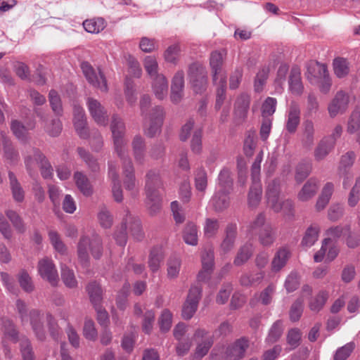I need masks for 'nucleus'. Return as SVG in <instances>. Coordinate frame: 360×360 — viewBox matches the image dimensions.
<instances>
[{
    "instance_id": "nucleus-1",
    "label": "nucleus",
    "mask_w": 360,
    "mask_h": 360,
    "mask_svg": "<svg viewBox=\"0 0 360 360\" xmlns=\"http://www.w3.org/2000/svg\"><path fill=\"white\" fill-rule=\"evenodd\" d=\"M89 251L96 259L101 257L103 245L101 238L98 235H92L91 238L82 236L79 238L77 244V257L79 263L84 268L89 266Z\"/></svg>"
},
{
    "instance_id": "nucleus-2",
    "label": "nucleus",
    "mask_w": 360,
    "mask_h": 360,
    "mask_svg": "<svg viewBox=\"0 0 360 360\" xmlns=\"http://www.w3.org/2000/svg\"><path fill=\"white\" fill-rule=\"evenodd\" d=\"M115 150L118 157H122L128 153L127 149V141L124 139L125 124L120 117L114 115L112 117L110 124Z\"/></svg>"
},
{
    "instance_id": "nucleus-3",
    "label": "nucleus",
    "mask_w": 360,
    "mask_h": 360,
    "mask_svg": "<svg viewBox=\"0 0 360 360\" xmlns=\"http://www.w3.org/2000/svg\"><path fill=\"white\" fill-rule=\"evenodd\" d=\"M188 76L192 88L196 94H201L206 90L207 72L203 65L199 63L190 65Z\"/></svg>"
},
{
    "instance_id": "nucleus-4",
    "label": "nucleus",
    "mask_w": 360,
    "mask_h": 360,
    "mask_svg": "<svg viewBox=\"0 0 360 360\" xmlns=\"http://www.w3.org/2000/svg\"><path fill=\"white\" fill-rule=\"evenodd\" d=\"M81 68L89 84L102 92L108 91L106 79L100 70L96 71L88 62H83L81 64Z\"/></svg>"
},
{
    "instance_id": "nucleus-5",
    "label": "nucleus",
    "mask_w": 360,
    "mask_h": 360,
    "mask_svg": "<svg viewBox=\"0 0 360 360\" xmlns=\"http://www.w3.org/2000/svg\"><path fill=\"white\" fill-rule=\"evenodd\" d=\"M122 163L123 184L126 190L132 193L136 191L137 182L135 176V169L128 153L119 157Z\"/></svg>"
},
{
    "instance_id": "nucleus-6",
    "label": "nucleus",
    "mask_w": 360,
    "mask_h": 360,
    "mask_svg": "<svg viewBox=\"0 0 360 360\" xmlns=\"http://www.w3.org/2000/svg\"><path fill=\"white\" fill-rule=\"evenodd\" d=\"M201 292L202 288L200 286L194 285L191 288L182 308V316L184 319L189 320L193 316L198 309Z\"/></svg>"
},
{
    "instance_id": "nucleus-7",
    "label": "nucleus",
    "mask_w": 360,
    "mask_h": 360,
    "mask_svg": "<svg viewBox=\"0 0 360 360\" xmlns=\"http://www.w3.org/2000/svg\"><path fill=\"white\" fill-rule=\"evenodd\" d=\"M88 110L93 120L99 125L105 126L108 116L105 107L96 98L88 97L86 102Z\"/></svg>"
},
{
    "instance_id": "nucleus-8",
    "label": "nucleus",
    "mask_w": 360,
    "mask_h": 360,
    "mask_svg": "<svg viewBox=\"0 0 360 360\" xmlns=\"http://www.w3.org/2000/svg\"><path fill=\"white\" fill-rule=\"evenodd\" d=\"M38 271L41 278L56 286L58 282V274L53 261L47 257L43 258L38 262Z\"/></svg>"
},
{
    "instance_id": "nucleus-9",
    "label": "nucleus",
    "mask_w": 360,
    "mask_h": 360,
    "mask_svg": "<svg viewBox=\"0 0 360 360\" xmlns=\"http://www.w3.org/2000/svg\"><path fill=\"white\" fill-rule=\"evenodd\" d=\"M164 111L160 106H156L149 115V123L146 126L145 132L149 137H153L160 132L163 122Z\"/></svg>"
},
{
    "instance_id": "nucleus-10",
    "label": "nucleus",
    "mask_w": 360,
    "mask_h": 360,
    "mask_svg": "<svg viewBox=\"0 0 360 360\" xmlns=\"http://www.w3.org/2000/svg\"><path fill=\"white\" fill-rule=\"evenodd\" d=\"M214 250L212 248L205 250L201 256L202 270L198 273V279L200 281H206L210 278L214 264Z\"/></svg>"
},
{
    "instance_id": "nucleus-11",
    "label": "nucleus",
    "mask_w": 360,
    "mask_h": 360,
    "mask_svg": "<svg viewBox=\"0 0 360 360\" xmlns=\"http://www.w3.org/2000/svg\"><path fill=\"white\" fill-rule=\"evenodd\" d=\"M30 323L36 338L41 341L46 339V330L44 326V315L38 309H32L29 312Z\"/></svg>"
},
{
    "instance_id": "nucleus-12",
    "label": "nucleus",
    "mask_w": 360,
    "mask_h": 360,
    "mask_svg": "<svg viewBox=\"0 0 360 360\" xmlns=\"http://www.w3.org/2000/svg\"><path fill=\"white\" fill-rule=\"evenodd\" d=\"M73 123L75 130L82 139H87L89 137L86 126V118L84 110L78 105L73 107Z\"/></svg>"
},
{
    "instance_id": "nucleus-13",
    "label": "nucleus",
    "mask_w": 360,
    "mask_h": 360,
    "mask_svg": "<svg viewBox=\"0 0 360 360\" xmlns=\"http://www.w3.org/2000/svg\"><path fill=\"white\" fill-rule=\"evenodd\" d=\"M328 74L327 66L317 61H310L307 65L305 75L311 84H316L319 79Z\"/></svg>"
},
{
    "instance_id": "nucleus-14",
    "label": "nucleus",
    "mask_w": 360,
    "mask_h": 360,
    "mask_svg": "<svg viewBox=\"0 0 360 360\" xmlns=\"http://www.w3.org/2000/svg\"><path fill=\"white\" fill-rule=\"evenodd\" d=\"M300 107L298 103L292 101L286 112L285 129L290 134H294L300 122Z\"/></svg>"
},
{
    "instance_id": "nucleus-15",
    "label": "nucleus",
    "mask_w": 360,
    "mask_h": 360,
    "mask_svg": "<svg viewBox=\"0 0 360 360\" xmlns=\"http://www.w3.org/2000/svg\"><path fill=\"white\" fill-rule=\"evenodd\" d=\"M349 103L348 95L342 91H338L328 107L331 117L345 111Z\"/></svg>"
},
{
    "instance_id": "nucleus-16",
    "label": "nucleus",
    "mask_w": 360,
    "mask_h": 360,
    "mask_svg": "<svg viewBox=\"0 0 360 360\" xmlns=\"http://www.w3.org/2000/svg\"><path fill=\"white\" fill-rule=\"evenodd\" d=\"M162 181L158 171L149 170L146 174L145 192L146 195L160 194L162 187Z\"/></svg>"
},
{
    "instance_id": "nucleus-17",
    "label": "nucleus",
    "mask_w": 360,
    "mask_h": 360,
    "mask_svg": "<svg viewBox=\"0 0 360 360\" xmlns=\"http://www.w3.org/2000/svg\"><path fill=\"white\" fill-rule=\"evenodd\" d=\"M224 63V54L221 52L212 51L210 57V66L212 70V81L217 84V80L221 77H226L222 74V65Z\"/></svg>"
},
{
    "instance_id": "nucleus-18",
    "label": "nucleus",
    "mask_w": 360,
    "mask_h": 360,
    "mask_svg": "<svg viewBox=\"0 0 360 360\" xmlns=\"http://www.w3.org/2000/svg\"><path fill=\"white\" fill-rule=\"evenodd\" d=\"M237 237V226L236 224H229L225 229V236L220 245V250L226 254L234 247Z\"/></svg>"
},
{
    "instance_id": "nucleus-19",
    "label": "nucleus",
    "mask_w": 360,
    "mask_h": 360,
    "mask_svg": "<svg viewBox=\"0 0 360 360\" xmlns=\"http://www.w3.org/2000/svg\"><path fill=\"white\" fill-rule=\"evenodd\" d=\"M108 176L112 181V193L115 201L120 202L123 200V193L121 188V184L119 175L116 171L115 167L112 164H109Z\"/></svg>"
},
{
    "instance_id": "nucleus-20",
    "label": "nucleus",
    "mask_w": 360,
    "mask_h": 360,
    "mask_svg": "<svg viewBox=\"0 0 360 360\" xmlns=\"http://www.w3.org/2000/svg\"><path fill=\"white\" fill-rule=\"evenodd\" d=\"M335 146V139L333 137H325L320 141L314 150V158L316 160H323L332 150Z\"/></svg>"
},
{
    "instance_id": "nucleus-21",
    "label": "nucleus",
    "mask_w": 360,
    "mask_h": 360,
    "mask_svg": "<svg viewBox=\"0 0 360 360\" xmlns=\"http://www.w3.org/2000/svg\"><path fill=\"white\" fill-rule=\"evenodd\" d=\"M319 188V181L315 178H310L302 186L297 194L299 200L305 202L312 198Z\"/></svg>"
},
{
    "instance_id": "nucleus-22",
    "label": "nucleus",
    "mask_w": 360,
    "mask_h": 360,
    "mask_svg": "<svg viewBox=\"0 0 360 360\" xmlns=\"http://www.w3.org/2000/svg\"><path fill=\"white\" fill-rule=\"evenodd\" d=\"M250 103V96L247 94L240 95L235 103L234 113L237 118L244 120L248 115Z\"/></svg>"
},
{
    "instance_id": "nucleus-23",
    "label": "nucleus",
    "mask_w": 360,
    "mask_h": 360,
    "mask_svg": "<svg viewBox=\"0 0 360 360\" xmlns=\"http://www.w3.org/2000/svg\"><path fill=\"white\" fill-rule=\"evenodd\" d=\"M134 158L138 165H143L146 161V143L140 136H134L132 143Z\"/></svg>"
},
{
    "instance_id": "nucleus-24",
    "label": "nucleus",
    "mask_w": 360,
    "mask_h": 360,
    "mask_svg": "<svg viewBox=\"0 0 360 360\" xmlns=\"http://www.w3.org/2000/svg\"><path fill=\"white\" fill-rule=\"evenodd\" d=\"M248 347V341L245 338H240L227 347L226 354L232 359H239L243 357Z\"/></svg>"
},
{
    "instance_id": "nucleus-25",
    "label": "nucleus",
    "mask_w": 360,
    "mask_h": 360,
    "mask_svg": "<svg viewBox=\"0 0 360 360\" xmlns=\"http://www.w3.org/2000/svg\"><path fill=\"white\" fill-rule=\"evenodd\" d=\"M1 330L5 337L13 343L20 342L21 337L14 323L8 319H2L1 321Z\"/></svg>"
},
{
    "instance_id": "nucleus-26",
    "label": "nucleus",
    "mask_w": 360,
    "mask_h": 360,
    "mask_svg": "<svg viewBox=\"0 0 360 360\" xmlns=\"http://www.w3.org/2000/svg\"><path fill=\"white\" fill-rule=\"evenodd\" d=\"M289 89L292 94L300 95L302 93L304 86L301 80L300 70L297 67H293L290 73L289 79Z\"/></svg>"
},
{
    "instance_id": "nucleus-27",
    "label": "nucleus",
    "mask_w": 360,
    "mask_h": 360,
    "mask_svg": "<svg viewBox=\"0 0 360 360\" xmlns=\"http://www.w3.org/2000/svg\"><path fill=\"white\" fill-rule=\"evenodd\" d=\"M291 253L286 247L279 248L276 252L272 262L271 269L274 271H279L285 266L288 260L290 257Z\"/></svg>"
},
{
    "instance_id": "nucleus-28",
    "label": "nucleus",
    "mask_w": 360,
    "mask_h": 360,
    "mask_svg": "<svg viewBox=\"0 0 360 360\" xmlns=\"http://www.w3.org/2000/svg\"><path fill=\"white\" fill-rule=\"evenodd\" d=\"M302 143L305 148H311L315 141V129L314 122L307 120L303 122Z\"/></svg>"
},
{
    "instance_id": "nucleus-29",
    "label": "nucleus",
    "mask_w": 360,
    "mask_h": 360,
    "mask_svg": "<svg viewBox=\"0 0 360 360\" xmlns=\"http://www.w3.org/2000/svg\"><path fill=\"white\" fill-rule=\"evenodd\" d=\"M153 89L155 96L162 100L167 96L168 92V82L166 77L160 74L153 78Z\"/></svg>"
},
{
    "instance_id": "nucleus-30",
    "label": "nucleus",
    "mask_w": 360,
    "mask_h": 360,
    "mask_svg": "<svg viewBox=\"0 0 360 360\" xmlns=\"http://www.w3.org/2000/svg\"><path fill=\"white\" fill-rule=\"evenodd\" d=\"M259 243L265 247H269L276 240V231L271 224L265 225L257 233Z\"/></svg>"
},
{
    "instance_id": "nucleus-31",
    "label": "nucleus",
    "mask_w": 360,
    "mask_h": 360,
    "mask_svg": "<svg viewBox=\"0 0 360 360\" xmlns=\"http://www.w3.org/2000/svg\"><path fill=\"white\" fill-rule=\"evenodd\" d=\"M8 179L12 196L17 202H22L25 199V191L16 176L12 172H8Z\"/></svg>"
},
{
    "instance_id": "nucleus-32",
    "label": "nucleus",
    "mask_w": 360,
    "mask_h": 360,
    "mask_svg": "<svg viewBox=\"0 0 360 360\" xmlns=\"http://www.w3.org/2000/svg\"><path fill=\"white\" fill-rule=\"evenodd\" d=\"M34 155L40 167L42 176L45 179L51 177L53 174V168L46 157L39 149L34 150Z\"/></svg>"
},
{
    "instance_id": "nucleus-33",
    "label": "nucleus",
    "mask_w": 360,
    "mask_h": 360,
    "mask_svg": "<svg viewBox=\"0 0 360 360\" xmlns=\"http://www.w3.org/2000/svg\"><path fill=\"white\" fill-rule=\"evenodd\" d=\"M2 144L4 147V158L11 164L16 163L19 160L18 152L13 148L10 139L5 134H2Z\"/></svg>"
},
{
    "instance_id": "nucleus-34",
    "label": "nucleus",
    "mask_w": 360,
    "mask_h": 360,
    "mask_svg": "<svg viewBox=\"0 0 360 360\" xmlns=\"http://www.w3.org/2000/svg\"><path fill=\"white\" fill-rule=\"evenodd\" d=\"M183 239L190 245H197L198 241V229L195 224L188 222L183 231Z\"/></svg>"
},
{
    "instance_id": "nucleus-35",
    "label": "nucleus",
    "mask_w": 360,
    "mask_h": 360,
    "mask_svg": "<svg viewBox=\"0 0 360 360\" xmlns=\"http://www.w3.org/2000/svg\"><path fill=\"white\" fill-rule=\"evenodd\" d=\"M262 194V184L258 183H252L248 196V205L250 207L256 208L261 201Z\"/></svg>"
},
{
    "instance_id": "nucleus-36",
    "label": "nucleus",
    "mask_w": 360,
    "mask_h": 360,
    "mask_svg": "<svg viewBox=\"0 0 360 360\" xmlns=\"http://www.w3.org/2000/svg\"><path fill=\"white\" fill-rule=\"evenodd\" d=\"M84 30L91 34H97L104 30L106 22L102 18H96L86 20L83 22Z\"/></svg>"
},
{
    "instance_id": "nucleus-37",
    "label": "nucleus",
    "mask_w": 360,
    "mask_h": 360,
    "mask_svg": "<svg viewBox=\"0 0 360 360\" xmlns=\"http://www.w3.org/2000/svg\"><path fill=\"white\" fill-rule=\"evenodd\" d=\"M74 179L78 189L86 196H89L92 194L91 185L86 177L81 172H76L74 174Z\"/></svg>"
},
{
    "instance_id": "nucleus-38",
    "label": "nucleus",
    "mask_w": 360,
    "mask_h": 360,
    "mask_svg": "<svg viewBox=\"0 0 360 360\" xmlns=\"http://www.w3.org/2000/svg\"><path fill=\"white\" fill-rule=\"evenodd\" d=\"M164 258L162 248L160 247L153 248L149 255L148 266L153 272L157 271Z\"/></svg>"
},
{
    "instance_id": "nucleus-39",
    "label": "nucleus",
    "mask_w": 360,
    "mask_h": 360,
    "mask_svg": "<svg viewBox=\"0 0 360 360\" xmlns=\"http://www.w3.org/2000/svg\"><path fill=\"white\" fill-rule=\"evenodd\" d=\"M229 193L224 190H219L212 198V203L215 210L221 211L229 205Z\"/></svg>"
},
{
    "instance_id": "nucleus-40",
    "label": "nucleus",
    "mask_w": 360,
    "mask_h": 360,
    "mask_svg": "<svg viewBox=\"0 0 360 360\" xmlns=\"http://www.w3.org/2000/svg\"><path fill=\"white\" fill-rule=\"evenodd\" d=\"M124 223L129 224V229L134 239L141 240L143 238L144 234L142 231L141 221L139 219L134 218L127 214Z\"/></svg>"
},
{
    "instance_id": "nucleus-41",
    "label": "nucleus",
    "mask_w": 360,
    "mask_h": 360,
    "mask_svg": "<svg viewBox=\"0 0 360 360\" xmlns=\"http://www.w3.org/2000/svg\"><path fill=\"white\" fill-rule=\"evenodd\" d=\"M333 71L338 78L345 77L349 72V63L346 58H336L333 63Z\"/></svg>"
},
{
    "instance_id": "nucleus-42",
    "label": "nucleus",
    "mask_w": 360,
    "mask_h": 360,
    "mask_svg": "<svg viewBox=\"0 0 360 360\" xmlns=\"http://www.w3.org/2000/svg\"><path fill=\"white\" fill-rule=\"evenodd\" d=\"M219 186L220 190H224L230 193L232 190L233 180L231 176V172L228 168H223L218 176Z\"/></svg>"
},
{
    "instance_id": "nucleus-43",
    "label": "nucleus",
    "mask_w": 360,
    "mask_h": 360,
    "mask_svg": "<svg viewBox=\"0 0 360 360\" xmlns=\"http://www.w3.org/2000/svg\"><path fill=\"white\" fill-rule=\"evenodd\" d=\"M319 227L317 225H311L306 231L302 240V245L310 248L314 245L319 238Z\"/></svg>"
},
{
    "instance_id": "nucleus-44",
    "label": "nucleus",
    "mask_w": 360,
    "mask_h": 360,
    "mask_svg": "<svg viewBox=\"0 0 360 360\" xmlns=\"http://www.w3.org/2000/svg\"><path fill=\"white\" fill-rule=\"evenodd\" d=\"M264 278V272L259 271L251 274H243L240 278V283L245 287L258 285Z\"/></svg>"
},
{
    "instance_id": "nucleus-45",
    "label": "nucleus",
    "mask_w": 360,
    "mask_h": 360,
    "mask_svg": "<svg viewBox=\"0 0 360 360\" xmlns=\"http://www.w3.org/2000/svg\"><path fill=\"white\" fill-rule=\"evenodd\" d=\"M328 298V293L326 291H320L315 297H312L309 302V307L314 312H319L322 309Z\"/></svg>"
},
{
    "instance_id": "nucleus-46",
    "label": "nucleus",
    "mask_w": 360,
    "mask_h": 360,
    "mask_svg": "<svg viewBox=\"0 0 360 360\" xmlns=\"http://www.w3.org/2000/svg\"><path fill=\"white\" fill-rule=\"evenodd\" d=\"M90 300L94 306L100 305L102 300L103 290L98 283L91 282L86 287Z\"/></svg>"
},
{
    "instance_id": "nucleus-47",
    "label": "nucleus",
    "mask_w": 360,
    "mask_h": 360,
    "mask_svg": "<svg viewBox=\"0 0 360 360\" xmlns=\"http://www.w3.org/2000/svg\"><path fill=\"white\" fill-rule=\"evenodd\" d=\"M279 193L280 184L278 180L274 179L268 183L266 191V196L269 205H271V203H274V202L278 200Z\"/></svg>"
},
{
    "instance_id": "nucleus-48",
    "label": "nucleus",
    "mask_w": 360,
    "mask_h": 360,
    "mask_svg": "<svg viewBox=\"0 0 360 360\" xmlns=\"http://www.w3.org/2000/svg\"><path fill=\"white\" fill-rule=\"evenodd\" d=\"M275 212H283L285 215H292L293 211V203L290 199L280 201L277 200L274 203L269 205Z\"/></svg>"
},
{
    "instance_id": "nucleus-49",
    "label": "nucleus",
    "mask_w": 360,
    "mask_h": 360,
    "mask_svg": "<svg viewBox=\"0 0 360 360\" xmlns=\"http://www.w3.org/2000/svg\"><path fill=\"white\" fill-rule=\"evenodd\" d=\"M77 150L79 157L86 162L92 172H96L99 170L100 167L97 160L88 150L82 147H78Z\"/></svg>"
},
{
    "instance_id": "nucleus-50",
    "label": "nucleus",
    "mask_w": 360,
    "mask_h": 360,
    "mask_svg": "<svg viewBox=\"0 0 360 360\" xmlns=\"http://www.w3.org/2000/svg\"><path fill=\"white\" fill-rule=\"evenodd\" d=\"M269 68L262 67L257 73L254 81V89L256 92H261L269 77Z\"/></svg>"
},
{
    "instance_id": "nucleus-51",
    "label": "nucleus",
    "mask_w": 360,
    "mask_h": 360,
    "mask_svg": "<svg viewBox=\"0 0 360 360\" xmlns=\"http://www.w3.org/2000/svg\"><path fill=\"white\" fill-rule=\"evenodd\" d=\"M20 349L23 360H34L35 356L30 340L25 336H21Z\"/></svg>"
},
{
    "instance_id": "nucleus-52",
    "label": "nucleus",
    "mask_w": 360,
    "mask_h": 360,
    "mask_svg": "<svg viewBox=\"0 0 360 360\" xmlns=\"http://www.w3.org/2000/svg\"><path fill=\"white\" fill-rule=\"evenodd\" d=\"M252 255V245L245 244L243 245L238 250L233 264L236 266H241L245 264Z\"/></svg>"
},
{
    "instance_id": "nucleus-53",
    "label": "nucleus",
    "mask_w": 360,
    "mask_h": 360,
    "mask_svg": "<svg viewBox=\"0 0 360 360\" xmlns=\"http://www.w3.org/2000/svg\"><path fill=\"white\" fill-rule=\"evenodd\" d=\"M266 224V214L264 212L259 213L255 218L249 224L247 227V231L250 234H255L259 232Z\"/></svg>"
},
{
    "instance_id": "nucleus-54",
    "label": "nucleus",
    "mask_w": 360,
    "mask_h": 360,
    "mask_svg": "<svg viewBox=\"0 0 360 360\" xmlns=\"http://www.w3.org/2000/svg\"><path fill=\"white\" fill-rule=\"evenodd\" d=\"M61 278L68 288H75L77 285L73 270L70 269L66 265L61 266Z\"/></svg>"
},
{
    "instance_id": "nucleus-55",
    "label": "nucleus",
    "mask_w": 360,
    "mask_h": 360,
    "mask_svg": "<svg viewBox=\"0 0 360 360\" xmlns=\"http://www.w3.org/2000/svg\"><path fill=\"white\" fill-rule=\"evenodd\" d=\"M257 146V136L255 131H248L243 146L244 153L248 157H252Z\"/></svg>"
},
{
    "instance_id": "nucleus-56",
    "label": "nucleus",
    "mask_w": 360,
    "mask_h": 360,
    "mask_svg": "<svg viewBox=\"0 0 360 360\" xmlns=\"http://www.w3.org/2000/svg\"><path fill=\"white\" fill-rule=\"evenodd\" d=\"M226 77H221L218 83V87L217 89L216 93V102H215V109L219 110L226 98Z\"/></svg>"
},
{
    "instance_id": "nucleus-57",
    "label": "nucleus",
    "mask_w": 360,
    "mask_h": 360,
    "mask_svg": "<svg viewBox=\"0 0 360 360\" xmlns=\"http://www.w3.org/2000/svg\"><path fill=\"white\" fill-rule=\"evenodd\" d=\"M212 340L210 337H205L202 341L198 344L193 358L200 360L209 352L212 345Z\"/></svg>"
},
{
    "instance_id": "nucleus-58",
    "label": "nucleus",
    "mask_w": 360,
    "mask_h": 360,
    "mask_svg": "<svg viewBox=\"0 0 360 360\" xmlns=\"http://www.w3.org/2000/svg\"><path fill=\"white\" fill-rule=\"evenodd\" d=\"M146 206L151 215L156 214L161 209L160 194L146 195Z\"/></svg>"
},
{
    "instance_id": "nucleus-59",
    "label": "nucleus",
    "mask_w": 360,
    "mask_h": 360,
    "mask_svg": "<svg viewBox=\"0 0 360 360\" xmlns=\"http://www.w3.org/2000/svg\"><path fill=\"white\" fill-rule=\"evenodd\" d=\"M18 282L21 288L26 292L30 293L34 290V285L32 280V278L28 273L22 270L18 274Z\"/></svg>"
},
{
    "instance_id": "nucleus-60",
    "label": "nucleus",
    "mask_w": 360,
    "mask_h": 360,
    "mask_svg": "<svg viewBox=\"0 0 360 360\" xmlns=\"http://www.w3.org/2000/svg\"><path fill=\"white\" fill-rule=\"evenodd\" d=\"M181 53V49L179 44H172L169 46L164 52V58L167 63L176 65Z\"/></svg>"
},
{
    "instance_id": "nucleus-61",
    "label": "nucleus",
    "mask_w": 360,
    "mask_h": 360,
    "mask_svg": "<svg viewBox=\"0 0 360 360\" xmlns=\"http://www.w3.org/2000/svg\"><path fill=\"white\" fill-rule=\"evenodd\" d=\"M347 131L350 134H358L357 141L360 142V112L354 110L348 122Z\"/></svg>"
},
{
    "instance_id": "nucleus-62",
    "label": "nucleus",
    "mask_w": 360,
    "mask_h": 360,
    "mask_svg": "<svg viewBox=\"0 0 360 360\" xmlns=\"http://www.w3.org/2000/svg\"><path fill=\"white\" fill-rule=\"evenodd\" d=\"M219 229V222L216 219L207 218L204 224V235L207 238L214 237Z\"/></svg>"
},
{
    "instance_id": "nucleus-63",
    "label": "nucleus",
    "mask_w": 360,
    "mask_h": 360,
    "mask_svg": "<svg viewBox=\"0 0 360 360\" xmlns=\"http://www.w3.org/2000/svg\"><path fill=\"white\" fill-rule=\"evenodd\" d=\"M195 186L200 192H204L207 186V172L202 168H199L195 174Z\"/></svg>"
},
{
    "instance_id": "nucleus-64",
    "label": "nucleus",
    "mask_w": 360,
    "mask_h": 360,
    "mask_svg": "<svg viewBox=\"0 0 360 360\" xmlns=\"http://www.w3.org/2000/svg\"><path fill=\"white\" fill-rule=\"evenodd\" d=\"M6 214L18 231L23 233L25 231V224L18 213L14 210H8Z\"/></svg>"
}]
</instances>
